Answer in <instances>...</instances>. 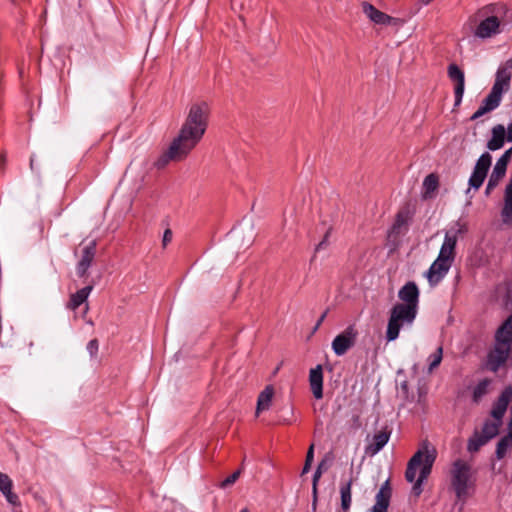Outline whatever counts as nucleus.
<instances>
[{"mask_svg":"<svg viewBox=\"0 0 512 512\" xmlns=\"http://www.w3.org/2000/svg\"><path fill=\"white\" fill-rule=\"evenodd\" d=\"M206 128L184 121L178 135L169 147L158 157L154 165L157 169L165 168L171 161L184 160L202 140Z\"/></svg>","mask_w":512,"mask_h":512,"instance_id":"f257e3e1","label":"nucleus"},{"mask_svg":"<svg viewBox=\"0 0 512 512\" xmlns=\"http://www.w3.org/2000/svg\"><path fill=\"white\" fill-rule=\"evenodd\" d=\"M436 457V449L425 442L408 461L405 479L413 483L411 493L415 497H419L423 492V483L431 474Z\"/></svg>","mask_w":512,"mask_h":512,"instance_id":"f03ea898","label":"nucleus"},{"mask_svg":"<svg viewBox=\"0 0 512 512\" xmlns=\"http://www.w3.org/2000/svg\"><path fill=\"white\" fill-rule=\"evenodd\" d=\"M510 9L503 2L484 5L469 17V24L476 26L474 32H497L501 24L512 21Z\"/></svg>","mask_w":512,"mask_h":512,"instance_id":"7ed1b4c3","label":"nucleus"},{"mask_svg":"<svg viewBox=\"0 0 512 512\" xmlns=\"http://www.w3.org/2000/svg\"><path fill=\"white\" fill-rule=\"evenodd\" d=\"M511 72L499 66L496 72L494 84L482 101L480 107L470 117V120H476L484 114L491 112L499 107L503 93L507 92L510 88Z\"/></svg>","mask_w":512,"mask_h":512,"instance_id":"20e7f679","label":"nucleus"},{"mask_svg":"<svg viewBox=\"0 0 512 512\" xmlns=\"http://www.w3.org/2000/svg\"><path fill=\"white\" fill-rule=\"evenodd\" d=\"M451 488L453 489L458 501L465 503L474 490L475 478L473 476L471 465L463 460L457 459L452 463L450 470Z\"/></svg>","mask_w":512,"mask_h":512,"instance_id":"39448f33","label":"nucleus"},{"mask_svg":"<svg viewBox=\"0 0 512 512\" xmlns=\"http://www.w3.org/2000/svg\"><path fill=\"white\" fill-rule=\"evenodd\" d=\"M418 309L419 307L403 303H396L391 308L386 330V340L388 342L399 337L402 327L411 326L414 323Z\"/></svg>","mask_w":512,"mask_h":512,"instance_id":"423d86ee","label":"nucleus"},{"mask_svg":"<svg viewBox=\"0 0 512 512\" xmlns=\"http://www.w3.org/2000/svg\"><path fill=\"white\" fill-rule=\"evenodd\" d=\"M457 229H450L445 233L444 241L441 245L438 257L440 261L445 260L453 264L455 260V249L457 245L458 235L466 232V227L459 221L455 223Z\"/></svg>","mask_w":512,"mask_h":512,"instance_id":"0eeeda50","label":"nucleus"},{"mask_svg":"<svg viewBox=\"0 0 512 512\" xmlns=\"http://www.w3.org/2000/svg\"><path fill=\"white\" fill-rule=\"evenodd\" d=\"M358 332L353 325H349L342 333L332 341V350L337 356L344 355L352 348L357 340Z\"/></svg>","mask_w":512,"mask_h":512,"instance_id":"6e6552de","label":"nucleus"},{"mask_svg":"<svg viewBox=\"0 0 512 512\" xmlns=\"http://www.w3.org/2000/svg\"><path fill=\"white\" fill-rule=\"evenodd\" d=\"M492 157L488 152L483 153L477 160L474 170L469 178V185L474 189H479L491 166Z\"/></svg>","mask_w":512,"mask_h":512,"instance_id":"1a4fd4ad","label":"nucleus"},{"mask_svg":"<svg viewBox=\"0 0 512 512\" xmlns=\"http://www.w3.org/2000/svg\"><path fill=\"white\" fill-rule=\"evenodd\" d=\"M210 115L209 104L205 101L193 103L188 111L185 121L190 124H197L203 128L208 127V120Z\"/></svg>","mask_w":512,"mask_h":512,"instance_id":"9d476101","label":"nucleus"},{"mask_svg":"<svg viewBox=\"0 0 512 512\" xmlns=\"http://www.w3.org/2000/svg\"><path fill=\"white\" fill-rule=\"evenodd\" d=\"M510 350L511 345L495 341L493 350L487 356L488 367L492 372H497L506 363Z\"/></svg>","mask_w":512,"mask_h":512,"instance_id":"9b49d317","label":"nucleus"},{"mask_svg":"<svg viewBox=\"0 0 512 512\" xmlns=\"http://www.w3.org/2000/svg\"><path fill=\"white\" fill-rule=\"evenodd\" d=\"M447 74L451 81L455 82L454 87V96H455V103L454 106H459L462 102V98L464 95L465 90V74L460 67L455 64L451 63L449 64L447 68Z\"/></svg>","mask_w":512,"mask_h":512,"instance_id":"f8f14e48","label":"nucleus"},{"mask_svg":"<svg viewBox=\"0 0 512 512\" xmlns=\"http://www.w3.org/2000/svg\"><path fill=\"white\" fill-rule=\"evenodd\" d=\"M511 155L512 147L506 150L504 154L497 160L493 168V171L490 175V178L488 180L486 186V193H489L490 190H493L498 185L500 180L505 176L507 164L510 160Z\"/></svg>","mask_w":512,"mask_h":512,"instance_id":"ddd939ff","label":"nucleus"},{"mask_svg":"<svg viewBox=\"0 0 512 512\" xmlns=\"http://www.w3.org/2000/svg\"><path fill=\"white\" fill-rule=\"evenodd\" d=\"M96 241H90L82 250V255L76 266V273L80 278L87 276L88 270L96 255Z\"/></svg>","mask_w":512,"mask_h":512,"instance_id":"4468645a","label":"nucleus"},{"mask_svg":"<svg viewBox=\"0 0 512 512\" xmlns=\"http://www.w3.org/2000/svg\"><path fill=\"white\" fill-rule=\"evenodd\" d=\"M451 266L452 264L448 263V261H440L439 258H436V260L431 264L430 268L426 272V277L430 286L438 285L447 275Z\"/></svg>","mask_w":512,"mask_h":512,"instance_id":"2eb2a0df","label":"nucleus"},{"mask_svg":"<svg viewBox=\"0 0 512 512\" xmlns=\"http://www.w3.org/2000/svg\"><path fill=\"white\" fill-rule=\"evenodd\" d=\"M392 497V488L389 479L386 480L380 487L375 496V503L368 512H388Z\"/></svg>","mask_w":512,"mask_h":512,"instance_id":"dca6fc26","label":"nucleus"},{"mask_svg":"<svg viewBox=\"0 0 512 512\" xmlns=\"http://www.w3.org/2000/svg\"><path fill=\"white\" fill-rule=\"evenodd\" d=\"M420 291L414 281H408L398 291L400 303L419 307Z\"/></svg>","mask_w":512,"mask_h":512,"instance_id":"f3484780","label":"nucleus"},{"mask_svg":"<svg viewBox=\"0 0 512 512\" xmlns=\"http://www.w3.org/2000/svg\"><path fill=\"white\" fill-rule=\"evenodd\" d=\"M390 435L391 432L387 429L380 430L375 433L371 439V442H369L365 447V454L370 457L378 454L388 443Z\"/></svg>","mask_w":512,"mask_h":512,"instance_id":"a211bd4d","label":"nucleus"},{"mask_svg":"<svg viewBox=\"0 0 512 512\" xmlns=\"http://www.w3.org/2000/svg\"><path fill=\"white\" fill-rule=\"evenodd\" d=\"M309 384L313 396L316 399H321L323 397V368L321 365H317L310 370Z\"/></svg>","mask_w":512,"mask_h":512,"instance_id":"6ab92c4d","label":"nucleus"},{"mask_svg":"<svg viewBox=\"0 0 512 512\" xmlns=\"http://www.w3.org/2000/svg\"><path fill=\"white\" fill-rule=\"evenodd\" d=\"M12 488L13 482L10 477L5 473L0 472V491L10 505L20 506L19 497L12 491Z\"/></svg>","mask_w":512,"mask_h":512,"instance_id":"aec40b11","label":"nucleus"},{"mask_svg":"<svg viewBox=\"0 0 512 512\" xmlns=\"http://www.w3.org/2000/svg\"><path fill=\"white\" fill-rule=\"evenodd\" d=\"M412 219V213L409 208L401 209L395 217V221L391 227V234H401L404 230H407V226Z\"/></svg>","mask_w":512,"mask_h":512,"instance_id":"412c9836","label":"nucleus"},{"mask_svg":"<svg viewBox=\"0 0 512 512\" xmlns=\"http://www.w3.org/2000/svg\"><path fill=\"white\" fill-rule=\"evenodd\" d=\"M93 290V285H87L75 293L70 295V299L66 305V307L70 310L75 311L78 309L83 303H85Z\"/></svg>","mask_w":512,"mask_h":512,"instance_id":"4be33fe9","label":"nucleus"},{"mask_svg":"<svg viewBox=\"0 0 512 512\" xmlns=\"http://www.w3.org/2000/svg\"><path fill=\"white\" fill-rule=\"evenodd\" d=\"M505 127L498 124L492 128V137L487 142V148L491 151H496L503 147L505 141Z\"/></svg>","mask_w":512,"mask_h":512,"instance_id":"5701e85b","label":"nucleus"},{"mask_svg":"<svg viewBox=\"0 0 512 512\" xmlns=\"http://www.w3.org/2000/svg\"><path fill=\"white\" fill-rule=\"evenodd\" d=\"M364 14L375 24L385 25L390 20V16L378 10L370 3H363Z\"/></svg>","mask_w":512,"mask_h":512,"instance_id":"b1692460","label":"nucleus"},{"mask_svg":"<svg viewBox=\"0 0 512 512\" xmlns=\"http://www.w3.org/2000/svg\"><path fill=\"white\" fill-rule=\"evenodd\" d=\"M495 341L512 345V314L497 329Z\"/></svg>","mask_w":512,"mask_h":512,"instance_id":"393cba45","label":"nucleus"},{"mask_svg":"<svg viewBox=\"0 0 512 512\" xmlns=\"http://www.w3.org/2000/svg\"><path fill=\"white\" fill-rule=\"evenodd\" d=\"M273 395H274V388L271 385L266 386L264 388V390L260 392V394L258 395V399H257V407H256L257 415L260 412L269 409L271 402H272Z\"/></svg>","mask_w":512,"mask_h":512,"instance_id":"a878e982","label":"nucleus"},{"mask_svg":"<svg viewBox=\"0 0 512 512\" xmlns=\"http://www.w3.org/2000/svg\"><path fill=\"white\" fill-rule=\"evenodd\" d=\"M353 479L350 478L346 482H342L340 485V497H341V508L343 511H348L352 502L351 487Z\"/></svg>","mask_w":512,"mask_h":512,"instance_id":"bb28decb","label":"nucleus"},{"mask_svg":"<svg viewBox=\"0 0 512 512\" xmlns=\"http://www.w3.org/2000/svg\"><path fill=\"white\" fill-rule=\"evenodd\" d=\"M439 186V178L436 174L431 173L424 178L423 181V198L428 199L437 190Z\"/></svg>","mask_w":512,"mask_h":512,"instance_id":"cd10ccee","label":"nucleus"},{"mask_svg":"<svg viewBox=\"0 0 512 512\" xmlns=\"http://www.w3.org/2000/svg\"><path fill=\"white\" fill-rule=\"evenodd\" d=\"M491 384V380L485 378L478 382L474 387L472 393V400L474 403H479L480 400L488 393V387Z\"/></svg>","mask_w":512,"mask_h":512,"instance_id":"c85d7f7f","label":"nucleus"},{"mask_svg":"<svg viewBox=\"0 0 512 512\" xmlns=\"http://www.w3.org/2000/svg\"><path fill=\"white\" fill-rule=\"evenodd\" d=\"M501 425V422L495 420L490 421L487 420L484 422L482 427V432L480 433L482 436H485L487 440H491L495 436H497L499 432V426Z\"/></svg>","mask_w":512,"mask_h":512,"instance_id":"c756f323","label":"nucleus"},{"mask_svg":"<svg viewBox=\"0 0 512 512\" xmlns=\"http://www.w3.org/2000/svg\"><path fill=\"white\" fill-rule=\"evenodd\" d=\"M502 217L505 222L512 218V183L507 185L505 190V202L502 209Z\"/></svg>","mask_w":512,"mask_h":512,"instance_id":"7c9ffc66","label":"nucleus"},{"mask_svg":"<svg viewBox=\"0 0 512 512\" xmlns=\"http://www.w3.org/2000/svg\"><path fill=\"white\" fill-rule=\"evenodd\" d=\"M489 440L482 436L477 431L473 434L472 437L469 438L467 449L469 452H477L483 445H485Z\"/></svg>","mask_w":512,"mask_h":512,"instance_id":"2f4dec72","label":"nucleus"},{"mask_svg":"<svg viewBox=\"0 0 512 512\" xmlns=\"http://www.w3.org/2000/svg\"><path fill=\"white\" fill-rule=\"evenodd\" d=\"M442 358H443V348H442V346H439L436 349V351L428 357L429 372H432L435 368H437L440 365Z\"/></svg>","mask_w":512,"mask_h":512,"instance_id":"473e14b6","label":"nucleus"},{"mask_svg":"<svg viewBox=\"0 0 512 512\" xmlns=\"http://www.w3.org/2000/svg\"><path fill=\"white\" fill-rule=\"evenodd\" d=\"M511 441L512 440L509 437H507V436H504V437H502L499 440V442L497 443V447H496V457H497V459L500 460V459H502L505 456L508 448L511 445Z\"/></svg>","mask_w":512,"mask_h":512,"instance_id":"72a5a7b5","label":"nucleus"},{"mask_svg":"<svg viewBox=\"0 0 512 512\" xmlns=\"http://www.w3.org/2000/svg\"><path fill=\"white\" fill-rule=\"evenodd\" d=\"M507 405L504 404V403H501L499 402L498 400L494 403L493 407H492V410H491V416L501 422L506 410H507Z\"/></svg>","mask_w":512,"mask_h":512,"instance_id":"f704fd0d","label":"nucleus"},{"mask_svg":"<svg viewBox=\"0 0 512 512\" xmlns=\"http://www.w3.org/2000/svg\"><path fill=\"white\" fill-rule=\"evenodd\" d=\"M241 474V470H236L235 472H233L231 475H229L227 478H225L222 483H221V487L222 488H227L231 485H233L237 479L239 478Z\"/></svg>","mask_w":512,"mask_h":512,"instance_id":"c9c22d12","label":"nucleus"},{"mask_svg":"<svg viewBox=\"0 0 512 512\" xmlns=\"http://www.w3.org/2000/svg\"><path fill=\"white\" fill-rule=\"evenodd\" d=\"M512 399V388L506 387L500 394L499 398L497 399L499 402L509 405V402Z\"/></svg>","mask_w":512,"mask_h":512,"instance_id":"e433bc0d","label":"nucleus"},{"mask_svg":"<svg viewBox=\"0 0 512 512\" xmlns=\"http://www.w3.org/2000/svg\"><path fill=\"white\" fill-rule=\"evenodd\" d=\"M87 351L91 357H95L99 350V343L97 339H92L87 344Z\"/></svg>","mask_w":512,"mask_h":512,"instance_id":"4c0bfd02","label":"nucleus"},{"mask_svg":"<svg viewBox=\"0 0 512 512\" xmlns=\"http://www.w3.org/2000/svg\"><path fill=\"white\" fill-rule=\"evenodd\" d=\"M326 469L325 467V461L322 460L318 466H317V469L315 470L314 474H313V481L312 482H316L318 483L319 482V479L321 478V475L323 473V471Z\"/></svg>","mask_w":512,"mask_h":512,"instance_id":"58836bf2","label":"nucleus"},{"mask_svg":"<svg viewBox=\"0 0 512 512\" xmlns=\"http://www.w3.org/2000/svg\"><path fill=\"white\" fill-rule=\"evenodd\" d=\"M172 238V230L170 228L165 229L162 237V247L165 248L172 241Z\"/></svg>","mask_w":512,"mask_h":512,"instance_id":"ea45409f","label":"nucleus"},{"mask_svg":"<svg viewBox=\"0 0 512 512\" xmlns=\"http://www.w3.org/2000/svg\"><path fill=\"white\" fill-rule=\"evenodd\" d=\"M330 233H331V228H329L326 231L322 241L316 246L315 252H319L321 249H323V248H325L327 246Z\"/></svg>","mask_w":512,"mask_h":512,"instance_id":"a19ab883","label":"nucleus"},{"mask_svg":"<svg viewBox=\"0 0 512 512\" xmlns=\"http://www.w3.org/2000/svg\"><path fill=\"white\" fill-rule=\"evenodd\" d=\"M404 22V20L400 19V18H395V17H391L390 16V20L389 21H386V24L385 25H390L392 27H399L402 23Z\"/></svg>","mask_w":512,"mask_h":512,"instance_id":"79ce46f5","label":"nucleus"},{"mask_svg":"<svg viewBox=\"0 0 512 512\" xmlns=\"http://www.w3.org/2000/svg\"><path fill=\"white\" fill-rule=\"evenodd\" d=\"M313 459H314V445L312 444V445H310V447L307 451L305 462L312 464Z\"/></svg>","mask_w":512,"mask_h":512,"instance_id":"37998d69","label":"nucleus"},{"mask_svg":"<svg viewBox=\"0 0 512 512\" xmlns=\"http://www.w3.org/2000/svg\"><path fill=\"white\" fill-rule=\"evenodd\" d=\"M317 485L318 483L312 482L313 508H315L317 501Z\"/></svg>","mask_w":512,"mask_h":512,"instance_id":"c03bdc74","label":"nucleus"},{"mask_svg":"<svg viewBox=\"0 0 512 512\" xmlns=\"http://www.w3.org/2000/svg\"><path fill=\"white\" fill-rule=\"evenodd\" d=\"M500 66L508 71L512 70V57L506 60L505 63Z\"/></svg>","mask_w":512,"mask_h":512,"instance_id":"a18cd8bd","label":"nucleus"},{"mask_svg":"<svg viewBox=\"0 0 512 512\" xmlns=\"http://www.w3.org/2000/svg\"><path fill=\"white\" fill-rule=\"evenodd\" d=\"M507 141L512 142V122L507 127Z\"/></svg>","mask_w":512,"mask_h":512,"instance_id":"49530a36","label":"nucleus"},{"mask_svg":"<svg viewBox=\"0 0 512 512\" xmlns=\"http://www.w3.org/2000/svg\"><path fill=\"white\" fill-rule=\"evenodd\" d=\"M311 465H312L311 463L305 462L301 474L304 475V474L308 473L309 470L311 469Z\"/></svg>","mask_w":512,"mask_h":512,"instance_id":"de8ad7c7","label":"nucleus"},{"mask_svg":"<svg viewBox=\"0 0 512 512\" xmlns=\"http://www.w3.org/2000/svg\"><path fill=\"white\" fill-rule=\"evenodd\" d=\"M507 437H509L512 440V421H510L509 424H508V435H507Z\"/></svg>","mask_w":512,"mask_h":512,"instance_id":"09e8293b","label":"nucleus"},{"mask_svg":"<svg viewBox=\"0 0 512 512\" xmlns=\"http://www.w3.org/2000/svg\"><path fill=\"white\" fill-rule=\"evenodd\" d=\"M476 36L485 39L491 37L493 34H475Z\"/></svg>","mask_w":512,"mask_h":512,"instance_id":"8fccbe9b","label":"nucleus"},{"mask_svg":"<svg viewBox=\"0 0 512 512\" xmlns=\"http://www.w3.org/2000/svg\"><path fill=\"white\" fill-rule=\"evenodd\" d=\"M325 316H326V313H324V314L319 318V320H318V322H317V324H316V328H318V327H319V325L321 324V322L323 321V319L325 318Z\"/></svg>","mask_w":512,"mask_h":512,"instance_id":"3c124183","label":"nucleus"},{"mask_svg":"<svg viewBox=\"0 0 512 512\" xmlns=\"http://www.w3.org/2000/svg\"><path fill=\"white\" fill-rule=\"evenodd\" d=\"M34 165H35L34 158H33V157H31V159H30V168H31L32 170H34Z\"/></svg>","mask_w":512,"mask_h":512,"instance_id":"603ef678","label":"nucleus"},{"mask_svg":"<svg viewBox=\"0 0 512 512\" xmlns=\"http://www.w3.org/2000/svg\"><path fill=\"white\" fill-rule=\"evenodd\" d=\"M4 161H5L4 156H3V155H2V156H0V165H3Z\"/></svg>","mask_w":512,"mask_h":512,"instance_id":"864d4df0","label":"nucleus"},{"mask_svg":"<svg viewBox=\"0 0 512 512\" xmlns=\"http://www.w3.org/2000/svg\"><path fill=\"white\" fill-rule=\"evenodd\" d=\"M432 1H433V0H422V2H423L425 5L429 4V3H430V2H432Z\"/></svg>","mask_w":512,"mask_h":512,"instance_id":"5fc2aeb1","label":"nucleus"},{"mask_svg":"<svg viewBox=\"0 0 512 512\" xmlns=\"http://www.w3.org/2000/svg\"><path fill=\"white\" fill-rule=\"evenodd\" d=\"M265 39L270 40V34H266Z\"/></svg>","mask_w":512,"mask_h":512,"instance_id":"6e6d98bb","label":"nucleus"},{"mask_svg":"<svg viewBox=\"0 0 512 512\" xmlns=\"http://www.w3.org/2000/svg\"><path fill=\"white\" fill-rule=\"evenodd\" d=\"M274 47V42L272 41L271 47L269 49H272Z\"/></svg>","mask_w":512,"mask_h":512,"instance_id":"4d7b16f0","label":"nucleus"},{"mask_svg":"<svg viewBox=\"0 0 512 512\" xmlns=\"http://www.w3.org/2000/svg\"><path fill=\"white\" fill-rule=\"evenodd\" d=\"M402 387H403V388H406V387H407V384H406V383H403V384H402Z\"/></svg>","mask_w":512,"mask_h":512,"instance_id":"13d9d810","label":"nucleus"},{"mask_svg":"<svg viewBox=\"0 0 512 512\" xmlns=\"http://www.w3.org/2000/svg\"><path fill=\"white\" fill-rule=\"evenodd\" d=\"M240 512H247V509H243V510H241Z\"/></svg>","mask_w":512,"mask_h":512,"instance_id":"bf43d9fd","label":"nucleus"}]
</instances>
